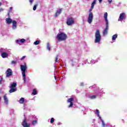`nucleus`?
Masks as SVG:
<instances>
[{
    "instance_id": "f257e3e1",
    "label": "nucleus",
    "mask_w": 127,
    "mask_h": 127,
    "mask_svg": "<svg viewBox=\"0 0 127 127\" xmlns=\"http://www.w3.org/2000/svg\"><path fill=\"white\" fill-rule=\"evenodd\" d=\"M68 38L67 35L64 33H61L58 34L57 36V39L59 41H64V40H66Z\"/></svg>"
},
{
    "instance_id": "f03ea898",
    "label": "nucleus",
    "mask_w": 127,
    "mask_h": 127,
    "mask_svg": "<svg viewBox=\"0 0 127 127\" xmlns=\"http://www.w3.org/2000/svg\"><path fill=\"white\" fill-rule=\"evenodd\" d=\"M95 43H100L101 42V34L100 33V30L99 29L96 30L95 32Z\"/></svg>"
},
{
    "instance_id": "7ed1b4c3",
    "label": "nucleus",
    "mask_w": 127,
    "mask_h": 127,
    "mask_svg": "<svg viewBox=\"0 0 127 127\" xmlns=\"http://www.w3.org/2000/svg\"><path fill=\"white\" fill-rule=\"evenodd\" d=\"M21 70L22 71V76L23 77V81L24 83H25V80L26 79V76L25 75V71H26V69L27 68V67L26 66V65H21Z\"/></svg>"
},
{
    "instance_id": "20e7f679",
    "label": "nucleus",
    "mask_w": 127,
    "mask_h": 127,
    "mask_svg": "<svg viewBox=\"0 0 127 127\" xmlns=\"http://www.w3.org/2000/svg\"><path fill=\"white\" fill-rule=\"evenodd\" d=\"M92 10H93V9L90 8L89 10V14L88 18V20H87L89 24H91V23H92V21H93V18L94 17V15L93 14V12H92Z\"/></svg>"
},
{
    "instance_id": "39448f33",
    "label": "nucleus",
    "mask_w": 127,
    "mask_h": 127,
    "mask_svg": "<svg viewBox=\"0 0 127 127\" xmlns=\"http://www.w3.org/2000/svg\"><path fill=\"white\" fill-rule=\"evenodd\" d=\"M9 88L10 89L9 91V93H14V92H16V83L13 82L12 83Z\"/></svg>"
},
{
    "instance_id": "423d86ee",
    "label": "nucleus",
    "mask_w": 127,
    "mask_h": 127,
    "mask_svg": "<svg viewBox=\"0 0 127 127\" xmlns=\"http://www.w3.org/2000/svg\"><path fill=\"white\" fill-rule=\"evenodd\" d=\"M74 22H75L74 19L72 17H69L66 21V24L71 26L72 25V24H74Z\"/></svg>"
},
{
    "instance_id": "0eeeda50",
    "label": "nucleus",
    "mask_w": 127,
    "mask_h": 127,
    "mask_svg": "<svg viewBox=\"0 0 127 127\" xmlns=\"http://www.w3.org/2000/svg\"><path fill=\"white\" fill-rule=\"evenodd\" d=\"M12 70L10 68H8L5 71L6 78H10V76H12Z\"/></svg>"
},
{
    "instance_id": "6e6552de",
    "label": "nucleus",
    "mask_w": 127,
    "mask_h": 127,
    "mask_svg": "<svg viewBox=\"0 0 127 127\" xmlns=\"http://www.w3.org/2000/svg\"><path fill=\"white\" fill-rule=\"evenodd\" d=\"M22 126L23 127H30V124L27 123V120L26 118H24L23 120V122H22Z\"/></svg>"
},
{
    "instance_id": "1a4fd4ad",
    "label": "nucleus",
    "mask_w": 127,
    "mask_h": 127,
    "mask_svg": "<svg viewBox=\"0 0 127 127\" xmlns=\"http://www.w3.org/2000/svg\"><path fill=\"white\" fill-rule=\"evenodd\" d=\"M108 30H109V23H106V28L103 32V35H107V34H108Z\"/></svg>"
},
{
    "instance_id": "9d476101",
    "label": "nucleus",
    "mask_w": 127,
    "mask_h": 127,
    "mask_svg": "<svg viewBox=\"0 0 127 127\" xmlns=\"http://www.w3.org/2000/svg\"><path fill=\"white\" fill-rule=\"evenodd\" d=\"M126 17H127V15H126V13H121L120 15L119 20H120V21L124 20V19H126Z\"/></svg>"
},
{
    "instance_id": "9b49d317",
    "label": "nucleus",
    "mask_w": 127,
    "mask_h": 127,
    "mask_svg": "<svg viewBox=\"0 0 127 127\" xmlns=\"http://www.w3.org/2000/svg\"><path fill=\"white\" fill-rule=\"evenodd\" d=\"M73 101H74V98H70L67 100V102L70 103L68 108H72V107H73V105H74L73 104Z\"/></svg>"
},
{
    "instance_id": "f8f14e48",
    "label": "nucleus",
    "mask_w": 127,
    "mask_h": 127,
    "mask_svg": "<svg viewBox=\"0 0 127 127\" xmlns=\"http://www.w3.org/2000/svg\"><path fill=\"white\" fill-rule=\"evenodd\" d=\"M12 22V29H16V26L17 25V22L15 20H13Z\"/></svg>"
},
{
    "instance_id": "ddd939ff",
    "label": "nucleus",
    "mask_w": 127,
    "mask_h": 127,
    "mask_svg": "<svg viewBox=\"0 0 127 127\" xmlns=\"http://www.w3.org/2000/svg\"><path fill=\"white\" fill-rule=\"evenodd\" d=\"M1 56L2 58H7V57H8V54L6 52H3L2 53Z\"/></svg>"
},
{
    "instance_id": "4468645a",
    "label": "nucleus",
    "mask_w": 127,
    "mask_h": 127,
    "mask_svg": "<svg viewBox=\"0 0 127 127\" xmlns=\"http://www.w3.org/2000/svg\"><path fill=\"white\" fill-rule=\"evenodd\" d=\"M3 99L5 105H8V99H7V97H6V94L4 95Z\"/></svg>"
},
{
    "instance_id": "2eb2a0df",
    "label": "nucleus",
    "mask_w": 127,
    "mask_h": 127,
    "mask_svg": "<svg viewBox=\"0 0 127 127\" xmlns=\"http://www.w3.org/2000/svg\"><path fill=\"white\" fill-rule=\"evenodd\" d=\"M61 12H62V9H60L59 10L57 11L55 14V17H57V16H58V15H59Z\"/></svg>"
},
{
    "instance_id": "dca6fc26",
    "label": "nucleus",
    "mask_w": 127,
    "mask_h": 127,
    "mask_svg": "<svg viewBox=\"0 0 127 127\" xmlns=\"http://www.w3.org/2000/svg\"><path fill=\"white\" fill-rule=\"evenodd\" d=\"M104 19L106 23H109V22L108 21V13L107 12H105L104 13Z\"/></svg>"
},
{
    "instance_id": "f3484780",
    "label": "nucleus",
    "mask_w": 127,
    "mask_h": 127,
    "mask_svg": "<svg viewBox=\"0 0 127 127\" xmlns=\"http://www.w3.org/2000/svg\"><path fill=\"white\" fill-rule=\"evenodd\" d=\"M6 21L7 24H10L11 23V22H12L13 21H12V19H11V18H6Z\"/></svg>"
},
{
    "instance_id": "a211bd4d",
    "label": "nucleus",
    "mask_w": 127,
    "mask_h": 127,
    "mask_svg": "<svg viewBox=\"0 0 127 127\" xmlns=\"http://www.w3.org/2000/svg\"><path fill=\"white\" fill-rule=\"evenodd\" d=\"M16 42L18 43V42H21L22 43H24L25 42V39H22L20 41L19 40H16Z\"/></svg>"
},
{
    "instance_id": "6ab92c4d",
    "label": "nucleus",
    "mask_w": 127,
    "mask_h": 127,
    "mask_svg": "<svg viewBox=\"0 0 127 127\" xmlns=\"http://www.w3.org/2000/svg\"><path fill=\"white\" fill-rule=\"evenodd\" d=\"M19 104H23L24 103V98L22 97L20 99L19 101Z\"/></svg>"
},
{
    "instance_id": "aec40b11",
    "label": "nucleus",
    "mask_w": 127,
    "mask_h": 127,
    "mask_svg": "<svg viewBox=\"0 0 127 127\" xmlns=\"http://www.w3.org/2000/svg\"><path fill=\"white\" fill-rule=\"evenodd\" d=\"M118 38V34H116L112 36V40H116V39Z\"/></svg>"
},
{
    "instance_id": "412c9836",
    "label": "nucleus",
    "mask_w": 127,
    "mask_h": 127,
    "mask_svg": "<svg viewBox=\"0 0 127 127\" xmlns=\"http://www.w3.org/2000/svg\"><path fill=\"white\" fill-rule=\"evenodd\" d=\"M100 120L101 122L102 123V126L103 127H105L106 126V124H105V122H104V121H103V119H102V117H100Z\"/></svg>"
},
{
    "instance_id": "4be33fe9",
    "label": "nucleus",
    "mask_w": 127,
    "mask_h": 127,
    "mask_svg": "<svg viewBox=\"0 0 127 127\" xmlns=\"http://www.w3.org/2000/svg\"><path fill=\"white\" fill-rule=\"evenodd\" d=\"M47 48L48 50L50 51L51 48H50V44H49V43H48L47 44Z\"/></svg>"
},
{
    "instance_id": "5701e85b",
    "label": "nucleus",
    "mask_w": 127,
    "mask_h": 127,
    "mask_svg": "<svg viewBox=\"0 0 127 127\" xmlns=\"http://www.w3.org/2000/svg\"><path fill=\"white\" fill-rule=\"evenodd\" d=\"M37 124V120L33 121L32 122V125L35 126Z\"/></svg>"
},
{
    "instance_id": "b1692460",
    "label": "nucleus",
    "mask_w": 127,
    "mask_h": 127,
    "mask_svg": "<svg viewBox=\"0 0 127 127\" xmlns=\"http://www.w3.org/2000/svg\"><path fill=\"white\" fill-rule=\"evenodd\" d=\"M40 43V41H38V40H37L34 43V44L35 45H38V44H39Z\"/></svg>"
},
{
    "instance_id": "393cba45",
    "label": "nucleus",
    "mask_w": 127,
    "mask_h": 127,
    "mask_svg": "<svg viewBox=\"0 0 127 127\" xmlns=\"http://www.w3.org/2000/svg\"><path fill=\"white\" fill-rule=\"evenodd\" d=\"M32 94L33 95H36V94H37V91H36V89H33Z\"/></svg>"
},
{
    "instance_id": "a878e982",
    "label": "nucleus",
    "mask_w": 127,
    "mask_h": 127,
    "mask_svg": "<svg viewBox=\"0 0 127 127\" xmlns=\"http://www.w3.org/2000/svg\"><path fill=\"white\" fill-rule=\"evenodd\" d=\"M96 114L100 119V117H101L100 116V111H99V110H96Z\"/></svg>"
},
{
    "instance_id": "bb28decb",
    "label": "nucleus",
    "mask_w": 127,
    "mask_h": 127,
    "mask_svg": "<svg viewBox=\"0 0 127 127\" xmlns=\"http://www.w3.org/2000/svg\"><path fill=\"white\" fill-rule=\"evenodd\" d=\"M12 10V7H10V8H9V12L8 13V17H9V13L10 12H11V11Z\"/></svg>"
},
{
    "instance_id": "cd10ccee",
    "label": "nucleus",
    "mask_w": 127,
    "mask_h": 127,
    "mask_svg": "<svg viewBox=\"0 0 127 127\" xmlns=\"http://www.w3.org/2000/svg\"><path fill=\"white\" fill-rule=\"evenodd\" d=\"M89 98L90 99H91L92 100H93V99H96V98H97V96L93 95V96H91L89 97Z\"/></svg>"
},
{
    "instance_id": "c85d7f7f",
    "label": "nucleus",
    "mask_w": 127,
    "mask_h": 127,
    "mask_svg": "<svg viewBox=\"0 0 127 127\" xmlns=\"http://www.w3.org/2000/svg\"><path fill=\"white\" fill-rule=\"evenodd\" d=\"M2 82H4V80H3V78L1 77L0 79V84L1 85L2 84Z\"/></svg>"
},
{
    "instance_id": "c756f323",
    "label": "nucleus",
    "mask_w": 127,
    "mask_h": 127,
    "mask_svg": "<svg viewBox=\"0 0 127 127\" xmlns=\"http://www.w3.org/2000/svg\"><path fill=\"white\" fill-rule=\"evenodd\" d=\"M38 4H35L33 6V10H36V7H37Z\"/></svg>"
},
{
    "instance_id": "7c9ffc66",
    "label": "nucleus",
    "mask_w": 127,
    "mask_h": 127,
    "mask_svg": "<svg viewBox=\"0 0 127 127\" xmlns=\"http://www.w3.org/2000/svg\"><path fill=\"white\" fill-rule=\"evenodd\" d=\"M54 121H55V120L54 119V118H52L51 119V124H53V123H54Z\"/></svg>"
},
{
    "instance_id": "2f4dec72",
    "label": "nucleus",
    "mask_w": 127,
    "mask_h": 127,
    "mask_svg": "<svg viewBox=\"0 0 127 127\" xmlns=\"http://www.w3.org/2000/svg\"><path fill=\"white\" fill-rule=\"evenodd\" d=\"M95 4H96V0H94L93 2L91 3V5L94 6Z\"/></svg>"
},
{
    "instance_id": "473e14b6",
    "label": "nucleus",
    "mask_w": 127,
    "mask_h": 127,
    "mask_svg": "<svg viewBox=\"0 0 127 127\" xmlns=\"http://www.w3.org/2000/svg\"><path fill=\"white\" fill-rule=\"evenodd\" d=\"M16 63H17V62H16V61H12L11 62V64H16Z\"/></svg>"
},
{
    "instance_id": "72a5a7b5",
    "label": "nucleus",
    "mask_w": 127,
    "mask_h": 127,
    "mask_svg": "<svg viewBox=\"0 0 127 127\" xmlns=\"http://www.w3.org/2000/svg\"><path fill=\"white\" fill-rule=\"evenodd\" d=\"M29 1L30 4H32V3H33V1H34V0H29Z\"/></svg>"
},
{
    "instance_id": "f704fd0d",
    "label": "nucleus",
    "mask_w": 127,
    "mask_h": 127,
    "mask_svg": "<svg viewBox=\"0 0 127 127\" xmlns=\"http://www.w3.org/2000/svg\"><path fill=\"white\" fill-rule=\"evenodd\" d=\"M25 58H26V56H23V57L21 58V60H24V59H25Z\"/></svg>"
},
{
    "instance_id": "c9c22d12",
    "label": "nucleus",
    "mask_w": 127,
    "mask_h": 127,
    "mask_svg": "<svg viewBox=\"0 0 127 127\" xmlns=\"http://www.w3.org/2000/svg\"><path fill=\"white\" fill-rule=\"evenodd\" d=\"M56 62H58V56H57L55 60Z\"/></svg>"
},
{
    "instance_id": "e433bc0d",
    "label": "nucleus",
    "mask_w": 127,
    "mask_h": 127,
    "mask_svg": "<svg viewBox=\"0 0 127 127\" xmlns=\"http://www.w3.org/2000/svg\"><path fill=\"white\" fill-rule=\"evenodd\" d=\"M1 11H3V8H0V12Z\"/></svg>"
},
{
    "instance_id": "4c0bfd02",
    "label": "nucleus",
    "mask_w": 127,
    "mask_h": 127,
    "mask_svg": "<svg viewBox=\"0 0 127 127\" xmlns=\"http://www.w3.org/2000/svg\"><path fill=\"white\" fill-rule=\"evenodd\" d=\"M112 0H108L109 3H111Z\"/></svg>"
},
{
    "instance_id": "58836bf2",
    "label": "nucleus",
    "mask_w": 127,
    "mask_h": 127,
    "mask_svg": "<svg viewBox=\"0 0 127 127\" xmlns=\"http://www.w3.org/2000/svg\"><path fill=\"white\" fill-rule=\"evenodd\" d=\"M91 8V9H93V8H94V6H93V5H91V8Z\"/></svg>"
},
{
    "instance_id": "ea45409f",
    "label": "nucleus",
    "mask_w": 127,
    "mask_h": 127,
    "mask_svg": "<svg viewBox=\"0 0 127 127\" xmlns=\"http://www.w3.org/2000/svg\"><path fill=\"white\" fill-rule=\"evenodd\" d=\"M102 1H103V0H99V2L100 3L102 2Z\"/></svg>"
},
{
    "instance_id": "a19ab883",
    "label": "nucleus",
    "mask_w": 127,
    "mask_h": 127,
    "mask_svg": "<svg viewBox=\"0 0 127 127\" xmlns=\"http://www.w3.org/2000/svg\"><path fill=\"white\" fill-rule=\"evenodd\" d=\"M1 4H2L1 3V2H0V5H1Z\"/></svg>"
},
{
    "instance_id": "79ce46f5",
    "label": "nucleus",
    "mask_w": 127,
    "mask_h": 127,
    "mask_svg": "<svg viewBox=\"0 0 127 127\" xmlns=\"http://www.w3.org/2000/svg\"><path fill=\"white\" fill-rule=\"evenodd\" d=\"M54 77H55V79L56 80V76H55Z\"/></svg>"
},
{
    "instance_id": "37998d69",
    "label": "nucleus",
    "mask_w": 127,
    "mask_h": 127,
    "mask_svg": "<svg viewBox=\"0 0 127 127\" xmlns=\"http://www.w3.org/2000/svg\"><path fill=\"white\" fill-rule=\"evenodd\" d=\"M58 125H59V126H60V123H58Z\"/></svg>"
}]
</instances>
